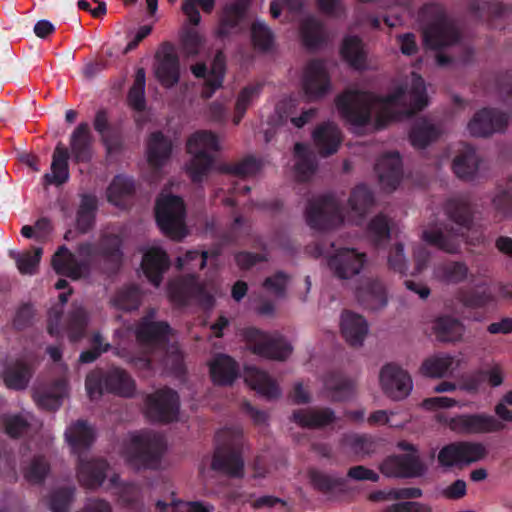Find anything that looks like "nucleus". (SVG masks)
Segmentation results:
<instances>
[{"mask_svg":"<svg viewBox=\"0 0 512 512\" xmlns=\"http://www.w3.org/2000/svg\"><path fill=\"white\" fill-rule=\"evenodd\" d=\"M98 253L91 245H83L76 255L62 246L52 258L53 269L58 274L66 275L74 280L88 274L90 266L96 261Z\"/></svg>","mask_w":512,"mask_h":512,"instance_id":"nucleus-9","label":"nucleus"},{"mask_svg":"<svg viewBox=\"0 0 512 512\" xmlns=\"http://www.w3.org/2000/svg\"><path fill=\"white\" fill-rule=\"evenodd\" d=\"M0 374L5 385L16 390L24 389L31 375L30 368L23 361H16L10 366L2 363Z\"/></svg>","mask_w":512,"mask_h":512,"instance_id":"nucleus-31","label":"nucleus"},{"mask_svg":"<svg viewBox=\"0 0 512 512\" xmlns=\"http://www.w3.org/2000/svg\"><path fill=\"white\" fill-rule=\"evenodd\" d=\"M65 436L72 451L79 455L78 477L80 482L89 488L103 485L108 476L106 463L102 460H85L81 455L94 440L93 429L85 422L78 421L67 428Z\"/></svg>","mask_w":512,"mask_h":512,"instance_id":"nucleus-4","label":"nucleus"},{"mask_svg":"<svg viewBox=\"0 0 512 512\" xmlns=\"http://www.w3.org/2000/svg\"><path fill=\"white\" fill-rule=\"evenodd\" d=\"M249 2L250 0H235L234 3L225 7L219 34H227L230 28L244 19Z\"/></svg>","mask_w":512,"mask_h":512,"instance_id":"nucleus-40","label":"nucleus"},{"mask_svg":"<svg viewBox=\"0 0 512 512\" xmlns=\"http://www.w3.org/2000/svg\"><path fill=\"white\" fill-rule=\"evenodd\" d=\"M218 137L211 131L200 130L187 140V151L191 156L186 170L194 182H200L212 167L213 153L218 151Z\"/></svg>","mask_w":512,"mask_h":512,"instance_id":"nucleus-6","label":"nucleus"},{"mask_svg":"<svg viewBox=\"0 0 512 512\" xmlns=\"http://www.w3.org/2000/svg\"><path fill=\"white\" fill-rule=\"evenodd\" d=\"M245 338L252 352L264 358L284 360L292 353L291 344L278 333L267 334L250 328Z\"/></svg>","mask_w":512,"mask_h":512,"instance_id":"nucleus-12","label":"nucleus"},{"mask_svg":"<svg viewBox=\"0 0 512 512\" xmlns=\"http://www.w3.org/2000/svg\"><path fill=\"white\" fill-rule=\"evenodd\" d=\"M379 382L383 392L393 400L406 398L413 389L409 374L396 364H386L382 367Z\"/></svg>","mask_w":512,"mask_h":512,"instance_id":"nucleus-14","label":"nucleus"},{"mask_svg":"<svg viewBox=\"0 0 512 512\" xmlns=\"http://www.w3.org/2000/svg\"><path fill=\"white\" fill-rule=\"evenodd\" d=\"M145 84V71L144 69L140 68L136 72L134 84L131 87L128 95L129 104L138 111H141L145 108Z\"/></svg>","mask_w":512,"mask_h":512,"instance_id":"nucleus-48","label":"nucleus"},{"mask_svg":"<svg viewBox=\"0 0 512 512\" xmlns=\"http://www.w3.org/2000/svg\"><path fill=\"white\" fill-rule=\"evenodd\" d=\"M169 260L162 248L156 244H150L143 249L142 270L149 281L159 286L163 272L168 268Z\"/></svg>","mask_w":512,"mask_h":512,"instance_id":"nucleus-19","label":"nucleus"},{"mask_svg":"<svg viewBox=\"0 0 512 512\" xmlns=\"http://www.w3.org/2000/svg\"><path fill=\"white\" fill-rule=\"evenodd\" d=\"M313 139L319 149V152L326 156L337 151L341 142V135L340 131L334 124L327 123L319 126L314 131Z\"/></svg>","mask_w":512,"mask_h":512,"instance_id":"nucleus-28","label":"nucleus"},{"mask_svg":"<svg viewBox=\"0 0 512 512\" xmlns=\"http://www.w3.org/2000/svg\"><path fill=\"white\" fill-rule=\"evenodd\" d=\"M433 330L438 340L443 342L457 341L464 333L463 325L450 317H441L434 323Z\"/></svg>","mask_w":512,"mask_h":512,"instance_id":"nucleus-37","label":"nucleus"},{"mask_svg":"<svg viewBox=\"0 0 512 512\" xmlns=\"http://www.w3.org/2000/svg\"><path fill=\"white\" fill-rule=\"evenodd\" d=\"M459 445L464 466L481 461L487 456V449L482 443L459 442Z\"/></svg>","mask_w":512,"mask_h":512,"instance_id":"nucleus-51","label":"nucleus"},{"mask_svg":"<svg viewBox=\"0 0 512 512\" xmlns=\"http://www.w3.org/2000/svg\"><path fill=\"white\" fill-rule=\"evenodd\" d=\"M423 16L431 18L430 24L424 28V42L430 49L440 50L454 44L458 34L452 23L446 18L443 11L430 5L423 10Z\"/></svg>","mask_w":512,"mask_h":512,"instance_id":"nucleus-10","label":"nucleus"},{"mask_svg":"<svg viewBox=\"0 0 512 512\" xmlns=\"http://www.w3.org/2000/svg\"><path fill=\"white\" fill-rule=\"evenodd\" d=\"M467 276V268L464 264L461 263H453L448 265L443 274L439 275V277L446 282H459L466 278Z\"/></svg>","mask_w":512,"mask_h":512,"instance_id":"nucleus-63","label":"nucleus"},{"mask_svg":"<svg viewBox=\"0 0 512 512\" xmlns=\"http://www.w3.org/2000/svg\"><path fill=\"white\" fill-rule=\"evenodd\" d=\"M438 135L439 131L434 124L426 119H421L415 123L410 134V140L414 147L424 148Z\"/></svg>","mask_w":512,"mask_h":512,"instance_id":"nucleus-41","label":"nucleus"},{"mask_svg":"<svg viewBox=\"0 0 512 512\" xmlns=\"http://www.w3.org/2000/svg\"><path fill=\"white\" fill-rule=\"evenodd\" d=\"M438 462L444 468L463 467L459 442L444 446L438 453Z\"/></svg>","mask_w":512,"mask_h":512,"instance_id":"nucleus-50","label":"nucleus"},{"mask_svg":"<svg viewBox=\"0 0 512 512\" xmlns=\"http://www.w3.org/2000/svg\"><path fill=\"white\" fill-rule=\"evenodd\" d=\"M171 143L161 134L153 133L147 147V160L153 166H159L169 157Z\"/></svg>","mask_w":512,"mask_h":512,"instance_id":"nucleus-35","label":"nucleus"},{"mask_svg":"<svg viewBox=\"0 0 512 512\" xmlns=\"http://www.w3.org/2000/svg\"><path fill=\"white\" fill-rule=\"evenodd\" d=\"M141 301V294L137 288H127L120 291L113 299V305L121 310L136 309Z\"/></svg>","mask_w":512,"mask_h":512,"instance_id":"nucleus-52","label":"nucleus"},{"mask_svg":"<svg viewBox=\"0 0 512 512\" xmlns=\"http://www.w3.org/2000/svg\"><path fill=\"white\" fill-rule=\"evenodd\" d=\"M237 445L238 439L229 442L226 448H217L213 457L212 468L231 476H240L243 471V461L235 451Z\"/></svg>","mask_w":512,"mask_h":512,"instance_id":"nucleus-21","label":"nucleus"},{"mask_svg":"<svg viewBox=\"0 0 512 512\" xmlns=\"http://www.w3.org/2000/svg\"><path fill=\"white\" fill-rule=\"evenodd\" d=\"M96 209V198L91 195L82 197L81 205L77 214L76 226L81 232H86L94 222V211Z\"/></svg>","mask_w":512,"mask_h":512,"instance_id":"nucleus-46","label":"nucleus"},{"mask_svg":"<svg viewBox=\"0 0 512 512\" xmlns=\"http://www.w3.org/2000/svg\"><path fill=\"white\" fill-rule=\"evenodd\" d=\"M301 35L306 46L315 47L321 40L322 28L315 19L309 18L302 24Z\"/></svg>","mask_w":512,"mask_h":512,"instance_id":"nucleus-58","label":"nucleus"},{"mask_svg":"<svg viewBox=\"0 0 512 512\" xmlns=\"http://www.w3.org/2000/svg\"><path fill=\"white\" fill-rule=\"evenodd\" d=\"M334 413L330 410L303 409L293 413L294 422L307 428L323 427L334 420Z\"/></svg>","mask_w":512,"mask_h":512,"instance_id":"nucleus-33","label":"nucleus"},{"mask_svg":"<svg viewBox=\"0 0 512 512\" xmlns=\"http://www.w3.org/2000/svg\"><path fill=\"white\" fill-rule=\"evenodd\" d=\"M163 448L160 436L150 432H135L126 439L122 457L134 469L156 468Z\"/></svg>","mask_w":512,"mask_h":512,"instance_id":"nucleus-5","label":"nucleus"},{"mask_svg":"<svg viewBox=\"0 0 512 512\" xmlns=\"http://www.w3.org/2000/svg\"><path fill=\"white\" fill-rule=\"evenodd\" d=\"M501 296H503L501 287H487L468 299L466 304L470 307H485L494 303Z\"/></svg>","mask_w":512,"mask_h":512,"instance_id":"nucleus-54","label":"nucleus"},{"mask_svg":"<svg viewBox=\"0 0 512 512\" xmlns=\"http://www.w3.org/2000/svg\"><path fill=\"white\" fill-rule=\"evenodd\" d=\"M478 169V158L475 151L468 146L456 156L453 162V170L459 178L469 179Z\"/></svg>","mask_w":512,"mask_h":512,"instance_id":"nucleus-36","label":"nucleus"},{"mask_svg":"<svg viewBox=\"0 0 512 512\" xmlns=\"http://www.w3.org/2000/svg\"><path fill=\"white\" fill-rule=\"evenodd\" d=\"M158 63L155 75L165 87L174 86L179 80V62L173 53H160L157 56Z\"/></svg>","mask_w":512,"mask_h":512,"instance_id":"nucleus-29","label":"nucleus"},{"mask_svg":"<svg viewBox=\"0 0 512 512\" xmlns=\"http://www.w3.org/2000/svg\"><path fill=\"white\" fill-rule=\"evenodd\" d=\"M69 179V168H68V151L67 149L58 144L55 147L50 172L43 176L45 185H61L67 182Z\"/></svg>","mask_w":512,"mask_h":512,"instance_id":"nucleus-26","label":"nucleus"},{"mask_svg":"<svg viewBox=\"0 0 512 512\" xmlns=\"http://www.w3.org/2000/svg\"><path fill=\"white\" fill-rule=\"evenodd\" d=\"M90 131L86 123L77 126L71 135V151L77 161H86L90 157Z\"/></svg>","mask_w":512,"mask_h":512,"instance_id":"nucleus-39","label":"nucleus"},{"mask_svg":"<svg viewBox=\"0 0 512 512\" xmlns=\"http://www.w3.org/2000/svg\"><path fill=\"white\" fill-rule=\"evenodd\" d=\"M155 214L157 224L165 235L174 240L185 237V207L181 198L163 191L157 199Z\"/></svg>","mask_w":512,"mask_h":512,"instance_id":"nucleus-7","label":"nucleus"},{"mask_svg":"<svg viewBox=\"0 0 512 512\" xmlns=\"http://www.w3.org/2000/svg\"><path fill=\"white\" fill-rule=\"evenodd\" d=\"M67 394V385L65 381L56 383L49 391L36 390L34 399L37 404L45 409L55 410Z\"/></svg>","mask_w":512,"mask_h":512,"instance_id":"nucleus-38","label":"nucleus"},{"mask_svg":"<svg viewBox=\"0 0 512 512\" xmlns=\"http://www.w3.org/2000/svg\"><path fill=\"white\" fill-rule=\"evenodd\" d=\"M447 213L451 222L457 224L459 228L456 233L445 228V234L442 228L431 226L423 232V240L431 245L448 252H454L457 249L456 239L459 231L469 223L468 208L465 204L457 201L450 202L447 205Z\"/></svg>","mask_w":512,"mask_h":512,"instance_id":"nucleus-8","label":"nucleus"},{"mask_svg":"<svg viewBox=\"0 0 512 512\" xmlns=\"http://www.w3.org/2000/svg\"><path fill=\"white\" fill-rule=\"evenodd\" d=\"M358 299L371 310H378L387 303L385 289L380 282L376 281L367 282L359 290Z\"/></svg>","mask_w":512,"mask_h":512,"instance_id":"nucleus-34","label":"nucleus"},{"mask_svg":"<svg viewBox=\"0 0 512 512\" xmlns=\"http://www.w3.org/2000/svg\"><path fill=\"white\" fill-rule=\"evenodd\" d=\"M427 104L424 81L415 73L386 98L378 99L371 93L348 89L336 100L339 114L356 134L383 128L402 114L421 110Z\"/></svg>","mask_w":512,"mask_h":512,"instance_id":"nucleus-1","label":"nucleus"},{"mask_svg":"<svg viewBox=\"0 0 512 512\" xmlns=\"http://www.w3.org/2000/svg\"><path fill=\"white\" fill-rule=\"evenodd\" d=\"M252 40L260 50H268L273 44V35L270 29L262 21H255L251 28Z\"/></svg>","mask_w":512,"mask_h":512,"instance_id":"nucleus-53","label":"nucleus"},{"mask_svg":"<svg viewBox=\"0 0 512 512\" xmlns=\"http://www.w3.org/2000/svg\"><path fill=\"white\" fill-rule=\"evenodd\" d=\"M29 413L6 417L4 421L5 431L11 437H17L27 432L29 427Z\"/></svg>","mask_w":512,"mask_h":512,"instance_id":"nucleus-57","label":"nucleus"},{"mask_svg":"<svg viewBox=\"0 0 512 512\" xmlns=\"http://www.w3.org/2000/svg\"><path fill=\"white\" fill-rule=\"evenodd\" d=\"M199 6L205 12H210L214 7V0H185L183 4V12L188 17L190 23L193 25H198L200 23L201 17L196 9Z\"/></svg>","mask_w":512,"mask_h":512,"instance_id":"nucleus-56","label":"nucleus"},{"mask_svg":"<svg viewBox=\"0 0 512 512\" xmlns=\"http://www.w3.org/2000/svg\"><path fill=\"white\" fill-rule=\"evenodd\" d=\"M372 204L371 192L365 185H360L354 189L345 215L333 198H319L310 203L306 212L307 222L316 229H328L344 222L360 225Z\"/></svg>","mask_w":512,"mask_h":512,"instance_id":"nucleus-2","label":"nucleus"},{"mask_svg":"<svg viewBox=\"0 0 512 512\" xmlns=\"http://www.w3.org/2000/svg\"><path fill=\"white\" fill-rule=\"evenodd\" d=\"M368 233L377 244L387 240L390 235L387 219L382 215L375 217L368 226Z\"/></svg>","mask_w":512,"mask_h":512,"instance_id":"nucleus-59","label":"nucleus"},{"mask_svg":"<svg viewBox=\"0 0 512 512\" xmlns=\"http://www.w3.org/2000/svg\"><path fill=\"white\" fill-rule=\"evenodd\" d=\"M367 262L365 253L353 248H339L329 258L328 265L340 279H351L359 275Z\"/></svg>","mask_w":512,"mask_h":512,"instance_id":"nucleus-15","label":"nucleus"},{"mask_svg":"<svg viewBox=\"0 0 512 512\" xmlns=\"http://www.w3.org/2000/svg\"><path fill=\"white\" fill-rule=\"evenodd\" d=\"M295 174L296 177L304 181L313 174L315 170V164L311 158V154L307 151V148L302 144L295 145Z\"/></svg>","mask_w":512,"mask_h":512,"instance_id":"nucleus-44","label":"nucleus"},{"mask_svg":"<svg viewBox=\"0 0 512 512\" xmlns=\"http://www.w3.org/2000/svg\"><path fill=\"white\" fill-rule=\"evenodd\" d=\"M288 279L283 273H277L264 282V288L275 296H282L287 286Z\"/></svg>","mask_w":512,"mask_h":512,"instance_id":"nucleus-62","label":"nucleus"},{"mask_svg":"<svg viewBox=\"0 0 512 512\" xmlns=\"http://www.w3.org/2000/svg\"><path fill=\"white\" fill-rule=\"evenodd\" d=\"M43 250L41 247H35L32 251L23 253L11 251L10 255L16 261L17 268L21 274L32 275L36 273Z\"/></svg>","mask_w":512,"mask_h":512,"instance_id":"nucleus-43","label":"nucleus"},{"mask_svg":"<svg viewBox=\"0 0 512 512\" xmlns=\"http://www.w3.org/2000/svg\"><path fill=\"white\" fill-rule=\"evenodd\" d=\"M448 427L458 433H489L503 428L494 416L487 414L460 415L446 421Z\"/></svg>","mask_w":512,"mask_h":512,"instance_id":"nucleus-18","label":"nucleus"},{"mask_svg":"<svg viewBox=\"0 0 512 512\" xmlns=\"http://www.w3.org/2000/svg\"><path fill=\"white\" fill-rule=\"evenodd\" d=\"M341 55L354 68L361 69L365 65V52L361 41L356 37H346L343 40Z\"/></svg>","mask_w":512,"mask_h":512,"instance_id":"nucleus-42","label":"nucleus"},{"mask_svg":"<svg viewBox=\"0 0 512 512\" xmlns=\"http://www.w3.org/2000/svg\"><path fill=\"white\" fill-rule=\"evenodd\" d=\"M134 389L133 380L120 369L112 370L104 381L101 371H94L86 378V391L92 400L99 398L104 391L128 397Z\"/></svg>","mask_w":512,"mask_h":512,"instance_id":"nucleus-11","label":"nucleus"},{"mask_svg":"<svg viewBox=\"0 0 512 512\" xmlns=\"http://www.w3.org/2000/svg\"><path fill=\"white\" fill-rule=\"evenodd\" d=\"M192 72L196 77L205 78L206 85L211 88L209 92H205V97L208 98L212 95L213 91L222 84L225 72V58L222 53H218L207 74L205 66L200 64L193 66Z\"/></svg>","mask_w":512,"mask_h":512,"instance_id":"nucleus-27","label":"nucleus"},{"mask_svg":"<svg viewBox=\"0 0 512 512\" xmlns=\"http://www.w3.org/2000/svg\"><path fill=\"white\" fill-rule=\"evenodd\" d=\"M206 261L207 252H202L200 254L197 251H189L184 257H179L177 259V264L181 269L185 267L202 269L205 266Z\"/></svg>","mask_w":512,"mask_h":512,"instance_id":"nucleus-60","label":"nucleus"},{"mask_svg":"<svg viewBox=\"0 0 512 512\" xmlns=\"http://www.w3.org/2000/svg\"><path fill=\"white\" fill-rule=\"evenodd\" d=\"M171 331L169 326L164 322L154 321V312L144 318L136 330V337L139 345L145 349V355L139 358L129 357L124 351L115 348V354L124 357L127 361L132 362L135 366L142 368L148 366L151 359L148 353L156 354L166 350V361L178 362L180 354L178 348L171 344L168 346Z\"/></svg>","mask_w":512,"mask_h":512,"instance_id":"nucleus-3","label":"nucleus"},{"mask_svg":"<svg viewBox=\"0 0 512 512\" xmlns=\"http://www.w3.org/2000/svg\"><path fill=\"white\" fill-rule=\"evenodd\" d=\"M398 447L407 452L404 456H392L381 465V471L388 477H414L422 475L425 467L419 460L416 449L407 442H399Z\"/></svg>","mask_w":512,"mask_h":512,"instance_id":"nucleus-13","label":"nucleus"},{"mask_svg":"<svg viewBox=\"0 0 512 512\" xmlns=\"http://www.w3.org/2000/svg\"><path fill=\"white\" fill-rule=\"evenodd\" d=\"M327 73L321 62L311 63L305 72L303 88L310 99H316L324 95L329 89Z\"/></svg>","mask_w":512,"mask_h":512,"instance_id":"nucleus-23","label":"nucleus"},{"mask_svg":"<svg viewBox=\"0 0 512 512\" xmlns=\"http://www.w3.org/2000/svg\"><path fill=\"white\" fill-rule=\"evenodd\" d=\"M459 365L452 356L448 354H437L426 359L421 367L423 375L439 378L453 372Z\"/></svg>","mask_w":512,"mask_h":512,"instance_id":"nucleus-32","label":"nucleus"},{"mask_svg":"<svg viewBox=\"0 0 512 512\" xmlns=\"http://www.w3.org/2000/svg\"><path fill=\"white\" fill-rule=\"evenodd\" d=\"M259 94V85L248 86L240 92L235 105L234 124L237 125L240 123L246 110L258 98Z\"/></svg>","mask_w":512,"mask_h":512,"instance_id":"nucleus-47","label":"nucleus"},{"mask_svg":"<svg viewBox=\"0 0 512 512\" xmlns=\"http://www.w3.org/2000/svg\"><path fill=\"white\" fill-rule=\"evenodd\" d=\"M72 491L63 489L57 491L51 498L50 509L52 512H65L72 498Z\"/></svg>","mask_w":512,"mask_h":512,"instance_id":"nucleus-64","label":"nucleus"},{"mask_svg":"<svg viewBox=\"0 0 512 512\" xmlns=\"http://www.w3.org/2000/svg\"><path fill=\"white\" fill-rule=\"evenodd\" d=\"M132 181L125 176H116L107 190V198L115 206L121 205L122 201L131 193Z\"/></svg>","mask_w":512,"mask_h":512,"instance_id":"nucleus-45","label":"nucleus"},{"mask_svg":"<svg viewBox=\"0 0 512 512\" xmlns=\"http://www.w3.org/2000/svg\"><path fill=\"white\" fill-rule=\"evenodd\" d=\"M297 106V100L294 98L284 99L280 106L279 110L282 111L283 114H280L281 118H290L293 125L297 128H301L304 126L314 115L313 110H307L302 113L300 117H294V113Z\"/></svg>","mask_w":512,"mask_h":512,"instance_id":"nucleus-49","label":"nucleus"},{"mask_svg":"<svg viewBox=\"0 0 512 512\" xmlns=\"http://www.w3.org/2000/svg\"><path fill=\"white\" fill-rule=\"evenodd\" d=\"M150 32H151L150 26L145 25V26L139 27L135 32H133L129 35L128 43L122 50L117 49L114 52H110V55H118V54L124 55V54L134 50L138 46V44L146 36H148L150 34Z\"/></svg>","mask_w":512,"mask_h":512,"instance_id":"nucleus-61","label":"nucleus"},{"mask_svg":"<svg viewBox=\"0 0 512 512\" xmlns=\"http://www.w3.org/2000/svg\"><path fill=\"white\" fill-rule=\"evenodd\" d=\"M341 331L351 345H361L368 334V324L361 315L345 312L341 317Z\"/></svg>","mask_w":512,"mask_h":512,"instance_id":"nucleus-25","label":"nucleus"},{"mask_svg":"<svg viewBox=\"0 0 512 512\" xmlns=\"http://www.w3.org/2000/svg\"><path fill=\"white\" fill-rule=\"evenodd\" d=\"M216 292L214 283L199 284L193 277L180 282L171 283L168 288L169 297L175 303H182L186 298L194 297L205 305H210Z\"/></svg>","mask_w":512,"mask_h":512,"instance_id":"nucleus-17","label":"nucleus"},{"mask_svg":"<svg viewBox=\"0 0 512 512\" xmlns=\"http://www.w3.org/2000/svg\"><path fill=\"white\" fill-rule=\"evenodd\" d=\"M325 387L328 397L335 401L344 400L348 398L353 392V387L351 384L335 377L328 379L325 383Z\"/></svg>","mask_w":512,"mask_h":512,"instance_id":"nucleus-55","label":"nucleus"},{"mask_svg":"<svg viewBox=\"0 0 512 512\" xmlns=\"http://www.w3.org/2000/svg\"><path fill=\"white\" fill-rule=\"evenodd\" d=\"M245 382L260 396L268 399L279 396L276 383L263 371L255 367H246L243 373Z\"/></svg>","mask_w":512,"mask_h":512,"instance_id":"nucleus-24","label":"nucleus"},{"mask_svg":"<svg viewBox=\"0 0 512 512\" xmlns=\"http://www.w3.org/2000/svg\"><path fill=\"white\" fill-rule=\"evenodd\" d=\"M507 123L504 114L490 109H483L475 114L468 124V131L473 136H487L501 131Z\"/></svg>","mask_w":512,"mask_h":512,"instance_id":"nucleus-20","label":"nucleus"},{"mask_svg":"<svg viewBox=\"0 0 512 512\" xmlns=\"http://www.w3.org/2000/svg\"><path fill=\"white\" fill-rule=\"evenodd\" d=\"M376 171L383 189H395L402 179L400 156L397 153L384 156L378 161Z\"/></svg>","mask_w":512,"mask_h":512,"instance_id":"nucleus-22","label":"nucleus"},{"mask_svg":"<svg viewBox=\"0 0 512 512\" xmlns=\"http://www.w3.org/2000/svg\"><path fill=\"white\" fill-rule=\"evenodd\" d=\"M210 374L213 382L219 385L231 384L237 376V365L227 355H218L210 362Z\"/></svg>","mask_w":512,"mask_h":512,"instance_id":"nucleus-30","label":"nucleus"},{"mask_svg":"<svg viewBox=\"0 0 512 512\" xmlns=\"http://www.w3.org/2000/svg\"><path fill=\"white\" fill-rule=\"evenodd\" d=\"M178 411L179 399L171 390L161 389L147 397L146 413L153 421H173L177 418Z\"/></svg>","mask_w":512,"mask_h":512,"instance_id":"nucleus-16","label":"nucleus"}]
</instances>
